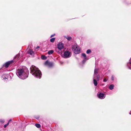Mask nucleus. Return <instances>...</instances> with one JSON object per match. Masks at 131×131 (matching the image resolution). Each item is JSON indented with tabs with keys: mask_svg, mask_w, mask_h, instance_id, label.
<instances>
[{
	"mask_svg": "<svg viewBox=\"0 0 131 131\" xmlns=\"http://www.w3.org/2000/svg\"><path fill=\"white\" fill-rule=\"evenodd\" d=\"M16 73L19 78L24 80L28 77L29 72L27 69L25 67L21 66L18 67Z\"/></svg>",
	"mask_w": 131,
	"mask_h": 131,
	"instance_id": "nucleus-1",
	"label": "nucleus"
},
{
	"mask_svg": "<svg viewBox=\"0 0 131 131\" xmlns=\"http://www.w3.org/2000/svg\"><path fill=\"white\" fill-rule=\"evenodd\" d=\"M30 73L39 79L41 78L42 74L41 71L38 68L32 66L30 67Z\"/></svg>",
	"mask_w": 131,
	"mask_h": 131,
	"instance_id": "nucleus-2",
	"label": "nucleus"
},
{
	"mask_svg": "<svg viewBox=\"0 0 131 131\" xmlns=\"http://www.w3.org/2000/svg\"><path fill=\"white\" fill-rule=\"evenodd\" d=\"M72 50L73 52L75 54H78L80 53V49L79 47L77 45H74L72 46Z\"/></svg>",
	"mask_w": 131,
	"mask_h": 131,
	"instance_id": "nucleus-3",
	"label": "nucleus"
},
{
	"mask_svg": "<svg viewBox=\"0 0 131 131\" xmlns=\"http://www.w3.org/2000/svg\"><path fill=\"white\" fill-rule=\"evenodd\" d=\"M71 55V52L69 51H66L64 53L63 57L65 58L70 57Z\"/></svg>",
	"mask_w": 131,
	"mask_h": 131,
	"instance_id": "nucleus-4",
	"label": "nucleus"
},
{
	"mask_svg": "<svg viewBox=\"0 0 131 131\" xmlns=\"http://www.w3.org/2000/svg\"><path fill=\"white\" fill-rule=\"evenodd\" d=\"M2 79L4 80H6L8 79H11V77L9 74H4L2 76Z\"/></svg>",
	"mask_w": 131,
	"mask_h": 131,
	"instance_id": "nucleus-5",
	"label": "nucleus"
},
{
	"mask_svg": "<svg viewBox=\"0 0 131 131\" xmlns=\"http://www.w3.org/2000/svg\"><path fill=\"white\" fill-rule=\"evenodd\" d=\"M98 97L100 99H102L105 98L106 95L105 94L101 93H99L97 94Z\"/></svg>",
	"mask_w": 131,
	"mask_h": 131,
	"instance_id": "nucleus-6",
	"label": "nucleus"
},
{
	"mask_svg": "<svg viewBox=\"0 0 131 131\" xmlns=\"http://www.w3.org/2000/svg\"><path fill=\"white\" fill-rule=\"evenodd\" d=\"M57 48L60 50L64 48V44L61 42H59L57 45Z\"/></svg>",
	"mask_w": 131,
	"mask_h": 131,
	"instance_id": "nucleus-7",
	"label": "nucleus"
},
{
	"mask_svg": "<svg viewBox=\"0 0 131 131\" xmlns=\"http://www.w3.org/2000/svg\"><path fill=\"white\" fill-rule=\"evenodd\" d=\"M45 64L49 67H51L53 66L54 64L53 62H49L48 61H46L45 63Z\"/></svg>",
	"mask_w": 131,
	"mask_h": 131,
	"instance_id": "nucleus-8",
	"label": "nucleus"
},
{
	"mask_svg": "<svg viewBox=\"0 0 131 131\" xmlns=\"http://www.w3.org/2000/svg\"><path fill=\"white\" fill-rule=\"evenodd\" d=\"M13 62V60L8 61V62H6L4 65V66L6 68H7L9 67L10 64L12 63Z\"/></svg>",
	"mask_w": 131,
	"mask_h": 131,
	"instance_id": "nucleus-9",
	"label": "nucleus"
},
{
	"mask_svg": "<svg viewBox=\"0 0 131 131\" xmlns=\"http://www.w3.org/2000/svg\"><path fill=\"white\" fill-rule=\"evenodd\" d=\"M20 52L19 54H17L16 56L14 58V61H16L20 59L19 57L20 56Z\"/></svg>",
	"mask_w": 131,
	"mask_h": 131,
	"instance_id": "nucleus-10",
	"label": "nucleus"
},
{
	"mask_svg": "<svg viewBox=\"0 0 131 131\" xmlns=\"http://www.w3.org/2000/svg\"><path fill=\"white\" fill-rule=\"evenodd\" d=\"M127 65L128 68L131 69V58L130 59L129 62L127 63Z\"/></svg>",
	"mask_w": 131,
	"mask_h": 131,
	"instance_id": "nucleus-11",
	"label": "nucleus"
},
{
	"mask_svg": "<svg viewBox=\"0 0 131 131\" xmlns=\"http://www.w3.org/2000/svg\"><path fill=\"white\" fill-rule=\"evenodd\" d=\"M27 53L31 56H33L34 54V52L31 49H29Z\"/></svg>",
	"mask_w": 131,
	"mask_h": 131,
	"instance_id": "nucleus-12",
	"label": "nucleus"
},
{
	"mask_svg": "<svg viewBox=\"0 0 131 131\" xmlns=\"http://www.w3.org/2000/svg\"><path fill=\"white\" fill-rule=\"evenodd\" d=\"M82 57H83L85 58V59L82 61L83 63H84L86 61V55L85 53H83L82 54Z\"/></svg>",
	"mask_w": 131,
	"mask_h": 131,
	"instance_id": "nucleus-13",
	"label": "nucleus"
},
{
	"mask_svg": "<svg viewBox=\"0 0 131 131\" xmlns=\"http://www.w3.org/2000/svg\"><path fill=\"white\" fill-rule=\"evenodd\" d=\"M93 83L95 86H96L97 85V82L95 79H93Z\"/></svg>",
	"mask_w": 131,
	"mask_h": 131,
	"instance_id": "nucleus-14",
	"label": "nucleus"
},
{
	"mask_svg": "<svg viewBox=\"0 0 131 131\" xmlns=\"http://www.w3.org/2000/svg\"><path fill=\"white\" fill-rule=\"evenodd\" d=\"M114 85L113 84H111L109 86V89L111 90H112L113 88Z\"/></svg>",
	"mask_w": 131,
	"mask_h": 131,
	"instance_id": "nucleus-15",
	"label": "nucleus"
},
{
	"mask_svg": "<svg viewBox=\"0 0 131 131\" xmlns=\"http://www.w3.org/2000/svg\"><path fill=\"white\" fill-rule=\"evenodd\" d=\"M98 69H95L94 71V75H95L98 73Z\"/></svg>",
	"mask_w": 131,
	"mask_h": 131,
	"instance_id": "nucleus-16",
	"label": "nucleus"
},
{
	"mask_svg": "<svg viewBox=\"0 0 131 131\" xmlns=\"http://www.w3.org/2000/svg\"><path fill=\"white\" fill-rule=\"evenodd\" d=\"M54 52V51L53 50H50L48 51V53L50 55L52 54Z\"/></svg>",
	"mask_w": 131,
	"mask_h": 131,
	"instance_id": "nucleus-17",
	"label": "nucleus"
},
{
	"mask_svg": "<svg viewBox=\"0 0 131 131\" xmlns=\"http://www.w3.org/2000/svg\"><path fill=\"white\" fill-rule=\"evenodd\" d=\"M55 40V38H52L50 40V41L52 42H53Z\"/></svg>",
	"mask_w": 131,
	"mask_h": 131,
	"instance_id": "nucleus-18",
	"label": "nucleus"
},
{
	"mask_svg": "<svg viewBox=\"0 0 131 131\" xmlns=\"http://www.w3.org/2000/svg\"><path fill=\"white\" fill-rule=\"evenodd\" d=\"M35 126L37 127L38 128H39L40 127V125L39 124H36Z\"/></svg>",
	"mask_w": 131,
	"mask_h": 131,
	"instance_id": "nucleus-19",
	"label": "nucleus"
},
{
	"mask_svg": "<svg viewBox=\"0 0 131 131\" xmlns=\"http://www.w3.org/2000/svg\"><path fill=\"white\" fill-rule=\"evenodd\" d=\"M96 79H97V81H99L100 79V75H97L96 76Z\"/></svg>",
	"mask_w": 131,
	"mask_h": 131,
	"instance_id": "nucleus-20",
	"label": "nucleus"
},
{
	"mask_svg": "<svg viewBox=\"0 0 131 131\" xmlns=\"http://www.w3.org/2000/svg\"><path fill=\"white\" fill-rule=\"evenodd\" d=\"M5 122V120L4 119H0V122L2 123H4Z\"/></svg>",
	"mask_w": 131,
	"mask_h": 131,
	"instance_id": "nucleus-21",
	"label": "nucleus"
},
{
	"mask_svg": "<svg viewBox=\"0 0 131 131\" xmlns=\"http://www.w3.org/2000/svg\"><path fill=\"white\" fill-rule=\"evenodd\" d=\"M66 38L68 40H70L71 39V37H66Z\"/></svg>",
	"mask_w": 131,
	"mask_h": 131,
	"instance_id": "nucleus-22",
	"label": "nucleus"
},
{
	"mask_svg": "<svg viewBox=\"0 0 131 131\" xmlns=\"http://www.w3.org/2000/svg\"><path fill=\"white\" fill-rule=\"evenodd\" d=\"M115 77L113 75H112V76L111 77V79L113 81Z\"/></svg>",
	"mask_w": 131,
	"mask_h": 131,
	"instance_id": "nucleus-23",
	"label": "nucleus"
},
{
	"mask_svg": "<svg viewBox=\"0 0 131 131\" xmlns=\"http://www.w3.org/2000/svg\"><path fill=\"white\" fill-rule=\"evenodd\" d=\"M108 80V79L106 78H104L103 80V81L104 82H106Z\"/></svg>",
	"mask_w": 131,
	"mask_h": 131,
	"instance_id": "nucleus-24",
	"label": "nucleus"
},
{
	"mask_svg": "<svg viewBox=\"0 0 131 131\" xmlns=\"http://www.w3.org/2000/svg\"><path fill=\"white\" fill-rule=\"evenodd\" d=\"M91 52V51L90 49H88L86 51V53L87 54H89Z\"/></svg>",
	"mask_w": 131,
	"mask_h": 131,
	"instance_id": "nucleus-25",
	"label": "nucleus"
},
{
	"mask_svg": "<svg viewBox=\"0 0 131 131\" xmlns=\"http://www.w3.org/2000/svg\"><path fill=\"white\" fill-rule=\"evenodd\" d=\"M41 58L42 59H45L46 58V57L44 56H42Z\"/></svg>",
	"mask_w": 131,
	"mask_h": 131,
	"instance_id": "nucleus-26",
	"label": "nucleus"
},
{
	"mask_svg": "<svg viewBox=\"0 0 131 131\" xmlns=\"http://www.w3.org/2000/svg\"><path fill=\"white\" fill-rule=\"evenodd\" d=\"M55 35V34H54L53 35H51L50 36V38H51L53 36H54Z\"/></svg>",
	"mask_w": 131,
	"mask_h": 131,
	"instance_id": "nucleus-27",
	"label": "nucleus"
},
{
	"mask_svg": "<svg viewBox=\"0 0 131 131\" xmlns=\"http://www.w3.org/2000/svg\"><path fill=\"white\" fill-rule=\"evenodd\" d=\"M7 125L6 124L4 125V128H6L7 127Z\"/></svg>",
	"mask_w": 131,
	"mask_h": 131,
	"instance_id": "nucleus-28",
	"label": "nucleus"
},
{
	"mask_svg": "<svg viewBox=\"0 0 131 131\" xmlns=\"http://www.w3.org/2000/svg\"><path fill=\"white\" fill-rule=\"evenodd\" d=\"M9 122H8L6 124L7 125V126H8L9 125Z\"/></svg>",
	"mask_w": 131,
	"mask_h": 131,
	"instance_id": "nucleus-29",
	"label": "nucleus"
},
{
	"mask_svg": "<svg viewBox=\"0 0 131 131\" xmlns=\"http://www.w3.org/2000/svg\"><path fill=\"white\" fill-rule=\"evenodd\" d=\"M12 121V119H10L9 121H8V122H10L11 121Z\"/></svg>",
	"mask_w": 131,
	"mask_h": 131,
	"instance_id": "nucleus-30",
	"label": "nucleus"
},
{
	"mask_svg": "<svg viewBox=\"0 0 131 131\" xmlns=\"http://www.w3.org/2000/svg\"><path fill=\"white\" fill-rule=\"evenodd\" d=\"M129 114H130L131 115V111L130 112Z\"/></svg>",
	"mask_w": 131,
	"mask_h": 131,
	"instance_id": "nucleus-31",
	"label": "nucleus"
},
{
	"mask_svg": "<svg viewBox=\"0 0 131 131\" xmlns=\"http://www.w3.org/2000/svg\"><path fill=\"white\" fill-rule=\"evenodd\" d=\"M39 48V46H37V48Z\"/></svg>",
	"mask_w": 131,
	"mask_h": 131,
	"instance_id": "nucleus-32",
	"label": "nucleus"
}]
</instances>
